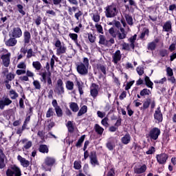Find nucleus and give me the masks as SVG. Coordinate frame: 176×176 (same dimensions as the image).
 I'll use <instances>...</instances> for the list:
<instances>
[{
	"label": "nucleus",
	"instance_id": "obj_1",
	"mask_svg": "<svg viewBox=\"0 0 176 176\" xmlns=\"http://www.w3.org/2000/svg\"><path fill=\"white\" fill-rule=\"evenodd\" d=\"M77 71L80 75H87L89 72V59L87 58H84L83 63L77 66Z\"/></svg>",
	"mask_w": 176,
	"mask_h": 176
},
{
	"label": "nucleus",
	"instance_id": "obj_2",
	"mask_svg": "<svg viewBox=\"0 0 176 176\" xmlns=\"http://www.w3.org/2000/svg\"><path fill=\"white\" fill-rule=\"evenodd\" d=\"M105 14L106 17L112 18L115 17L118 14V8H116V6L110 5L105 8Z\"/></svg>",
	"mask_w": 176,
	"mask_h": 176
},
{
	"label": "nucleus",
	"instance_id": "obj_3",
	"mask_svg": "<svg viewBox=\"0 0 176 176\" xmlns=\"http://www.w3.org/2000/svg\"><path fill=\"white\" fill-rule=\"evenodd\" d=\"M55 47H56V55L60 56V54H64L67 52V47L65 44H61L60 40H56L54 43Z\"/></svg>",
	"mask_w": 176,
	"mask_h": 176
},
{
	"label": "nucleus",
	"instance_id": "obj_4",
	"mask_svg": "<svg viewBox=\"0 0 176 176\" xmlns=\"http://www.w3.org/2000/svg\"><path fill=\"white\" fill-rule=\"evenodd\" d=\"M7 176H21V170L20 168L13 166L6 171Z\"/></svg>",
	"mask_w": 176,
	"mask_h": 176
},
{
	"label": "nucleus",
	"instance_id": "obj_5",
	"mask_svg": "<svg viewBox=\"0 0 176 176\" xmlns=\"http://www.w3.org/2000/svg\"><path fill=\"white\" fill-rule=\"evenodd\" d=\"M64 82H63V80L61 79H59L57 80L56 87L54 89L55 93L56 94H58V96H61L63 97V94H64Z\"/></svg>",
	"mask_w": 176,
	"mask_h": 176
},
{
	"label": "nucleus",
	"instance_id": "obj_6",
	"mask_svg": "<svg viewBox=\"0 0 176 176\" xmlns=\"http://www.w3.org/2000/svg\"><path fill=\"white\" fill-rule=\"evenodd\" d=\"M98 91H100V87L94 83H92L90 87V95L93 98H97L98 96Z\"/></svg>",
	"mask_w": 176,
	"mask_h": 176
},
{
	"label": "nucleus",
	"instance_id": "obj_7",
	"mask_svg": "<svg viewBox=\"0 0 176 176\" xmlns=\"http://www.w3.org/2000/svg\"><path fill=\"white\" fill-rule=\"evenodd\" d=\"M10 104H12V100L7 96H3V98L0 99V109H5V107H9Z\"/></svg>",
	"mask_w": 176,
	"mask_h": 176
},
{
	"label": "nucleus",
	"instance_id": "obj_8",
	"mask_svg": "<svg viewBox=\"0 0 176 176\" xmlns=\"http://www.w3.org/2000/svg\"><path fill=\"white\" fill-rule=\"evenodd\" d=\"M160 130L159 128H153L151 129L149 132V137L151 138V140H154L155 141L159 138V136L160 135Z\"/></svg>",
	"mask_w": 176,
	"mask_h": 176
},
{
	"label": "nucleus",
	"instance_id": "obj_9",
	"mask_svg": "<svg viewBox=\"0 0 176 176\" xmlns=\"http://www.w3.org/2000/svg\"><path fill=\"white\" fill-rule=\"evenodd\" d=\"M10 52H8L6 54H3L1 56V58L2 60V63L4 67H9L10 64Z\"/></svg>",
	"mask_w": 176,
	"mask_h": 176
},
{
	"label": "nucleus",
	"instance_id": "obj_10",
	"mask_svg": "<svg viewBox=\"0 0 176 176\" xmlns=\"http://www.w3.org/2000/svg\"><path fill=\"white\" fill-rule=\"evenodd\" d=\"M133 171L135 174H142L146 171V165H138L133 168Z\"/></svg>",
	"mask_w": 176,
	"mask_h": 176
},
{
	"label": "nucleus",
	"instance_id": "obj_11",
	"mask_svg": "<svg viewBox=\"0 0 176 176\" xmlns=\"http://www.w3.org/2000/svg\"><path fill=\"white\" fill-rule=\"evenodd\" d=\"M168 156L166 153H162L157 155V161L160 164H164L167 162Z\"/></svg>",
	"mask_w": 176,
	"mask_h": 176
},
{
	"label": "nucleus",
	"instance_id": "obj_12",
	"mask_svg": "<svg viewBox=\"0 0 176 176\" xmlns=\"http://www.w3.org/2000/svg\"><path fill=\"white\" fill-rule=\"evenodd\" d=\"M21 142L23 145V146L22 148L23 152H25V151H28V149H30V148H31V146H32V142L30 141L27 139H23L21 140Z\"/></svg>",
	"mask_w": 176,
	"mask_h": 176
},
{
	"label": "nucleus",
	"instance_id": "obj_13",
	"mask_svg": "<svg viewBox=\"0 0 176 176\" xmlns=\"http://www.w3.org/2000/svg\"><path fill=\"white\" fill-rule=\"evenodd\" d=\"M154 119L158 122V123H160V122H162L163 120V114L162 113V111H160V107H157V110H155L154 113Z\"/></svg>",
	"mask_w": 176,
	"mask_h": 176
},
{
	"label": "nucleus",
	"instance_id": "obj_14",
	"mask_svg": "<svg viewBox=\"0 0 176 176\" xmlns=\"http://www.w3.org/2000/svg\"><path fill=\"white\" fill-rule=\"evenodd\" d=\"M113 63L114 64H118L120 60H122V54H120V50H117L112 56Z\"/></svg>",
	"mask_w": 176,
	"mask_h": 176
},
{
	"label": "nucleus",
	"instance_id": "obj_15",
	"mask_svg": "<svg viewBox=\"0 0 176 176\" xmlns=\"http://www.w3.org/2000/svg\"><path fill=\"white\" fill-rule=\"evenodd\" d=\"M11 35L13 38H20L21 35H23V32H21V29H20V28H14L12 30Z\"/></svg>",
	"mask_w": 176,
	"mask_h": 176
},
{
	"label": "nucleus",
	"instance_id": "obj_16",
	"mask_svg": "<svg viewBox=\"0 0 176 176\" xmlns=\"http://www.w3.org/2000/svg\"><path fill=\"white\" fill-rule=\"evenodd\" d=\"M90 163L93 167H96V166H98L100 164L98 163V160H97V155H96V153H92L90 155Z\"/></svg>",
	"mask_w": 176,
	"mask_h": 176
},
{
	"label": "nucleus",
	"instance_id": "obj_17",
	"mask_svg": "<svg viewBox=\"0 0 176 176\" xmlns=\"http://www.w3.org/2000/svg\"><path fill=\"white\" fill-rule=\"evenodd\" d=\"M17 159L23 167H28V166H30V162L21 157V155H18Z\"/></svg>",
	"mask_w": 176,
	"mask_h": 176
},
{
	"label": "nucleus",
	"instance_id": "obj_18",
	"mask_svg": "<svg viewBox=\"0 0 176 176\" xmlns=\"http://www.w3.org/2000/svg\"><path fill=\"white\" fill-rule=\"evenodd\" d=\"M54 163H56V159L52 157H47L45 160L44 164H45V166H48L49 167H52Z\"/></svg>",
	"mask_w": 176,
	"mask_h": 176
},
{
	"label": "nucleus",
	"instance_id": "obj_19",
	"mask_svg": "<svg viewBox=\"0 0 176 176\" xmlns=\"http://www.w3.org/2000/svg\"><path fill=\"white\" fill-rule=\"evenodd\" d=\"M120 32L118 33V38L120 40L125 39V38L127 36V32L124 30V28H121L120 29Z\"/></svg>",
	"mask_w": 176,
	"mask_h": 176
},
{
	"label": "nucleus",
	"instance_id": "obj_20",
	"mask_svg": "<svg viewBox=\"0 0 176 176\" xmlns=\"http://www.w3.org/2000/svg\"><path fill=\"white\" fill-rule=\"evenodd\" d=\"M17 44V40L14 38H10L8 41H6V46L13 47L16 46Z\"/></svg>",
	"mask_w": 176,
	"mask_h": 176
},
{
	"label": "nucleus",
	"instance_id": "obj_21",
	"mask_svg": "<svg viewBox=\"0 0 176 176\" xmlns=\"http://www.w3.org/2000/svg\"><path fill=\"white\" fill-rule=\"evenodd\" d=\"M5 167V154L3 151L0 149V168H3Z\"/></svg>",
	"mask_w": 176,
	"mask_h": 176
},
{
	"label": "nucleus",
	"instance_id": "obj_22",
	"mask_svg": "<svg viewBox=\"0 0 176 176\" xmlns=\"http://www.w3.org/2000/svg\"><path fill=\"white\" fill-rule=\"evenodd\" d=\"M121 141L122 144H124V145H127V144H129L130 141H131V137L130 136V135L126 134L121 138Z\"/></svg>",
	"mask_w": 176,
	"mask_h": 176
},
{
	"label": "nucleus",
	"instance_id": "obj_23",
	"mask_svg": "<svg viewBox=\"0 0 176 176\" xmlns=\"http://www.w3.org/2000/svg\"><path fill=\"white\" fill-rule=\"evenodd\" d=\"M157 42H159V40L155 39L154 41L149 43L148 44V50H155V49H156Z\"/></svg>",
	"mask_w": 176,
	"mask_h": 176
},
{
	"label": "nucleus",
	"instance_id": "obj_24",
	"mask_svg": "<svg viewBox=\"0 0 176 176\" xmlns=\"http://www.w3.org/2000/svg\"><path fill=\"white\" fill-rule=\"evenodd\" d=\"M24 36V42L25 43H28L31 40V34L28 31H25L23 33Z\"/></svg>",
	"mask_w": 176,
	"mask_h": 176
},
{
	"label": "nucleus",
	"instance_id": "obj_25",
	"mask_svg": "<svg viewBox=\"0 0 176 176\" xmlns=\"http://www.w3.org/2000/svg\"><path fill=\"white\" fill-rule=\"evenodd\" d=\"M94 129L96 133L100 135H102V133H104V128H102L101 126H100L98 124H95Z\"/></svg>",
	"mask_w": 176,
	"mask_h": 176
},
{
	"label": "nucleus",
	"instance_id": "obj_26",
	"mask_svg": "<svg viewBox=\"0 0 176 176\" xmlns=\"http://www.w3.org/2000/svg\"><path fill=\"white\" fill-rule=\"evenodd\" d=\"M98 38L100 45H104V46H107V40L105 38V36L100 34Z\"/></svg>",
	"mask_w": 176,
	"mask_h": 176
},
{
	"label": "nucleus",
	"instance_id": "obj_27",
	"mask_svg": "<svg viewBox=\"0 0 176 176\" xmlns=\"http://www.w3.org/2000/svg\"><path fill=\"white\" fill-rule=\"evenodd\" d=\"M32 67H34L36 71H39L42 68V64H41L39 61H34L32 63Z\"/></svg>",
	"mask_w": 176,
	"mask_h": 176
},
{
	"label": "nucleus",
	"instance_id": "obj_28",
	"mask_svg": "<svg viewBox=\"0 0 176 176\" xmlns=\"http://www.w3.org/2000/svg\"><path fill=\"white\" fill-rule=\"evenodd\" d=\"M86 112H87V106L84 105L80 108V111H78V116H82V115H85Z\"/></svg>",
	"mask_w": 176,
	"mask_h": 176
},
{
	"label": "nucleus",
	"instance_id": "obj_29",
	"mask_svg": "<svg viewBox=\"0 0 176 176\" xmlns=\"http://www.w3.org/2000/svg\"><path fill=\"white\" fill-rule=\"evenodd\" d=\"M65 85H66V89L67 90H70V91L74 90V82L68 80L66 82Z\"/></svg>",
	"mask_w": 176,
	"mask_h": 176
},
{
	"label": "nucleus",
	"instance_id": "obj_30",
	"mask_svg": "<svg viewBox=\"0 0 176 176\" xmlns=\"http://www.w3.org/2000/svg\"><path fill=\"white\" fill-rule=\"evenodd\" d=\"M70 109H72L73 112H78V111H79V106L75 102H72L70 104Z\"/></svg>",
	"mask_w": 176,
	"mask_h": 176
},
{
	"label": "nucleus",
	"instance_id": "obj_31",
	"mask_svg": "<svg viewBox=\"0 0 176 176\" xmlns=\"http://www.w3.org/2000/svg\"><path fill=\"white\" fill-rule=\"evenodd\" d=\"M67 127L69 133H74V130H75V127L74 126V124L72 123V122L68 121L67 124Z\"/></svg>",
	"mask_w": 176,
	"mask_h": 176
},
{
	"label": "nucleus",
	"instance_id": "obj_32",
	"mask_svg": "<svg viewBox=\"0 0 176 176\" xmlns=\"http://www.w3.org/2000/svg\"><path fill=\"white\" fill-rule=\"evenodd\" d=\"M144 80L146 82V85L147 87H150L151 89L153 88V82H152V81H151V79H149V77L146 76L144 78Z\"/></svg>",
	"mask_w": 176,
	"mask_h": 176
},
{
	"label": "nucleus",
	"instance_id": "obj_33",
	"mask_svg": "<svg viewBox=\"0 0 176 176\" xmlns=\"http://www.w3.org/2000/svg\"><path fill=\"white\" fill-rule=\"evenodd\" d=\"M39 151L42 153H47V152H49V148H47V146L42 144L39 147Z\"/></svg>",
	"mask_w": 176,
	"mask_h": 176
},
{
	"label": "nucleus",
	"instance_id": "obj_34",
	"mask_svg": "<svg viewBox=\"0 0 176 176\" xmlns=\"http://www.w3.org/2000/svg\"><path fill=\"white\" fill-rule=\"evenodd\" d=\"M137 39V34H135L133 37H131L129 41L131 43L130 46L132 49H134V43L135 42V40Z\"/></svg>",
	"mask_w": 176,
	"mask_h": 176
},
{
	"label": "nucleus",
	"instance_id": "obj_35",
	"mask_svg": "<svg viewBox=\"0 0 176 176\" xmlns=\"http://www.w3.org/2000/svg\"><path fill=\"white\" fill-rule=\"evenodd\" d=\"M10 96L12 100H16L19 97V94L13 89L10 91Z\"/></svg>",
	"mask_w": 176,
	"mask_h": 176
},
{
	"label": "nucleus",
	"instance_id": "obj_36",
	"mask_svg": "<svg viewBox=\"0 0 176 176\" xmlns=\"http://www.w3.org/2000/svg\"><path fill=\"white\" fill-rule=\"evenodd\" d=\"M145 36H149V30L145 28L143 30L141 35H140V38L141 39H144V38H145Z\"/></svg>",
	"mask_w": 176,
	"mask_h": 176
},
{
	"label": "nucleus",
	"instance_id": "obj_37",
	"mask_svg": "<svg viewBox=\"0 0 176 176\" xmlns=\"http://www.w3.org/2000/svg\"><path fill=\"white\" fill-rule=\"evenodd\" d=\"M95 27L96 28V31L99 33V34H104V29L102 28V26L98 23H96L95 25Z\"/></svg>",
	"mask_w": 176,
	"mask_h": 176
},
{
	"label": "nucleus",
	"instance_id": "obj_38",
	"mask_svg": "<svg viewBox=\"0 0 176 176\" xmlns=\"http://www.w3.org/2000/svg\"><path fill=\"white\" fill-rule=\"evenodd\" d=\"M164 31H166L168 32L169 31L171 30V23L170 22H166L164 25Z\"/></svg>",
	"mask_w": 176,
	"mask_h": 176
},
{
	"label": "nucleus",
	"instance_id": "obj_39",
	"mask_svg": "<svg viewBox=\"0 0 176 176\" xmlns=\"http://www.w3.org/2000/svg\"><path fill=\"white\" fill-rule=\"evenodd\" d=\"M69 38L72 39L76 43H78V35L75 33H70L69 34Z\"/></svg>",
	"mask_w": 176,
	"mask_h": 176
},
{
	"label": "nucleus",
	"instance_id": "obj_40",
	"mask_svg": "<svg viewBox=\"0 0 176 176\" xmlns=\"http://www.w3.org/2000/svg\"><path fill=\"white\" fill-rule=\"evenodd\" d=\"M56 116H58V118H60V116H63V110L59 107L55 108Z\"/></svg>",
	"mask_w": 176,
	"mask_h": 176
},
{
	"label": "nucleus",
	"instance_id": "obj_41",
	"mask_svg": "<svg viewBox=\"0 0 176 176\" xmlns=\"http://www.w3.org/2000/svg\"><path fill=\"white\" fill-rule=\"evenodd\" d=\"M125 19L129 25H133V17H131L130 15H126Z\"/></svg>",
	"mask_w": 176,
	"mask_h": 176
},
{
	"label": "nucleus",
	"instance_id": "obj_42",
	"mask_svg": "<svg viewBox=\"0 0 176 176\" xmlns=\"http://www.w3.org/2000/svg\"><path fill=\"white\" fill-rule=\"evenodd\" d=\"M107 146L109 151H113V148H115V143H113V142H108Z\"/></svg>",
	"mask_w": 176,
	"mask_h": 176
},
{
	"label": "nucleus",
	"instance_id": "obj_43",
	"mask_svg": "<svg viewBox=\"0 0 176 176\" xmlns=\"http://www.w3.org/2000/svg\"><path fill=\"white\" fill-rule=\"evenodd\" d=\"M166 75L167 76H174V72H173V69H171V67H166Z\"/></svg>",
	"mask_w": 176,
	"mask_h": 176
},
{
	"label": "nucleus",
	"instance_id": "obj_44",
	"mask_svg": "<svg viewBox=\"0 0 176 176\" xmlns=\"http://www.w3.org/2000/svg\"><path fill=\"white\" fill-rule=\"evenodd\" d=\"M151 94V91L148 89H144L140 91V96H149Z\"/></svg>",
	"mask_w": 176,
	"mask_h": 176
},
{
	"label": "nucleus",
	"instance_id": "obj_45",
	"mask_svg": "<svg viewBox=\"0 0 176 176\" xmlns=\"http://www.w3.org/2000/svg\"><path fill=\"white\" fill-rule=\"evenodd\" d=\"M17 68H19V69H25L27 65L24 62H21L17 65Z\"/></svg>",
	"mask_w": 176,
	"mask_h": 176
},
{
	"label": "nucleus",
	"instance_id": "obj_46",
	"mask_svg": "<svg viewBox=\"0 0 176 176\" xmlns=\"http://www.w3.org/2000/svg\"><path fill=\"white\" fill-rule=\"evenodd\" d=\"M54 115V111H53L52 108H50L46 113V118H51V116H53Z\"/></svg>",
	"mask_w": 176,
	"mask_h": 176
},
{
	"label": "nucleus",
	"instance_id": "obj_47",
	"mask_svg": "<svg viewBox=\"0 0 176 176\" xmlns=\"http://www.w3.org/2000/svg\"><path fill=\"white\" fill-rule=\"evenodd\" d=\"M85 135H83L80 137V138L78 140V142L76 143V146H80L83 143V141H85Z\"/></svg>",
	"mask_w": 176,
	"mask_h": 176
},
{
	"label": "nucleus",
	"instance_id": "obj_48",
	"mask_svg": "<svg viewBox=\"0 0 176 176\" xmlns=\"http://www.w3.org/2000/svg\"><path fill=\"white\" fill-rule=\"evenodd\" d=\"M108 120L109 119L107 117L102 119L101 121V124H102V126H104V127H108V126H109V124H108Z\"/></svg>",
	"mask_w": 176,
	"mask_h": 176
},
{
	"label": "nucleus",
	"instance_id": "obj_49",
	"mask_svg": "<svg viewBox=\"0 0 176 176\" xmlns=\"http://www.w3.org/2000/svg\"><path fill=\"white\" fill-rule=\"evenodd\" d=\"M74 166L76 170H80L82 168V165L80 164V162L75 161L74 163Z\"/></svg>",
	"mask_w": 176,
	"mask_h": 176
},
{
	"label": "nucleus",
	"instance_id": "obj_50",
	"mask_svg": "<svg viewBox=\"0 0 176 176\" xmlns=\"http://www.w3.org/2000/svg\"><path fill=\"white\" fill-rule=\"evenodd\" d=\"M41 76L43 78V80H41L42 82H46V78H47V75L49 76V73L44 72L43 73L40 74Z\"/></svg>",
	"mask_w": 176,
	"mask_h": 176
},
{
	"label": "nucleus",
	"instance_id": "obj_51",
	"mask_svg": "<svg viewBox=\"0 0 176 176\" xmlns=\"http://www.w3.org/2000/svg\"><path fill=\"white\" fill-rule=\"evenodd\" d=\"M92 19L95 23H98L100 21V15L98 14H94Z\"/></svg>",
	"mask_w": 176,
	"mask_h": 176
},
{
	"label": "nucleus",
	"instance_id": "obj_52",
	"mask_svg": "<svg viewBox=\"0 0 176 176\" xmlns=\"http://www.w3.org/2000/svg\"><path fill=\"white\" fill-rule=\"evenodd\" d=\"M34 56V51H32V49H29L27 51V58H31Z\"/></svg>",
	"mask_w": 176,
	"mask_h": 176
},
{
	"label": "nucleus",
	"instance_id": "obj_53",
	"mask_svg": "<svg viewBox=\"0 0 176 176\" xmlns=\"http://www.w3.org/2000/svg\"><path fill=\"white\" fill-rule=\"evenodd\" d=\"M33 85H34L35 89H36L37 90H40L41 89V83L39 82V81L34 80L33 82Z\"/></svg>",
	"mask_w": 176,
	"mask_h": 176
},
{
	"label": "nucleus",
	"instance_id": "obj_54",
	"mask_svg": "<svg viewBox=\"0 0 176 176\" xmlns=\"http://www.w3.org/2000/svg\"><path fill=\"white\" fill-rule=\"evenodd\" d=\"M166 80H167V78H166V77H164L161 80H155L154 83H157V84H160V85H163V83H164V82H166Z\"/></svg>",
	"mask_w": 176,
	"mask_h": 176
},
{
	"label": "nucleus",
	"instance_id": "obj_55",
	"mask_svg": "<svg viewBox=\"0 0 176 176\" xmlns=\"http://www.w3.org/2000/svg\"><path fill=\"white\" fill-rule=\"evenodd\" d=\"M88 39L91 43H94L96 42V36H93L91 34L88 35Z\"/></svg>",
	"mask_w": 176,
	"mask_h": 176
},
{
	"label": "nucleus",
	"instance_id": "obj_56",
	"mask_svg": "<svg viewBox=\"0 0 176 176\" xmlns=\"http://www.w3.org/2000/svg\"><path fill=\"white\" fill-rule=\"evenodd\" d=\"M155 147L153 146H151L148 148V151H147L146 152V155H153V153H155Z\"/></svg>",
	"mask_w": 176,
	"mask_h": 176
},
{
	"label": "nucleus",
	"instance_id": "obj_57",
	"mask_svg": "<svg viewBox=\"0 0 176 176\" xmlns=\"http://www.w3.org/2000/svg\"><path fill=\"white\" fill-rule=\"evenodd\" d=\"M30 120H31V117L30 116H28L26 118V119L25 120V122L23 123V129H25V127H27V124H28V123H30Z\"/></svg>",
	"mask_w": 176,
	"mask_h": 176
},
{
	"label": "nucleus",
	"instance_id": "obj_58",
	"mask_svg": "<svg viewBox=\"0 0 176 176\" xmlns=\"http://www.w3.org/2000/svg\"><path fill=\"white\" fill-rule=\"evenodd\" d=\"M115 43V38H111L109 41L107 40V45L106 46H112Z\"/></svg>",
	"mask_w": 176,
	"mask_h": 176
},
{
	"label": "nucleus",
	"instance_id": "obj_59",
	"mask_svg": "<svg viewBox=\"0 0 176 176\" xmlns=\"http://www.w3.org/2000/svg\"><path fill=\"white\" fill-rule=\"evenodd\" d=\"M151 104V101L147 100L143 103V108L144 109H146L147 108H149V105Z\"/></svg>",
	"mask_w": 176,
	"mask_h": 176
},
{
	"label": "nucleus",
	"instance_id": "obj_60",
	"mask_svg": "<svg viewBox=\"0 0 176 176\" xmlns=\"http://www.w3.org/2000/svg\"><path fill=\"white\" fill-rule=\"evenodd\" d=\"M136 71H137L138 75H140V76L144 75V68L138 67H137Z\"/></svg>",
	"mask_w": 176,
	"mask_h": 176
},
{
	"label": "nucleus",
	"instance_id": "obj_61",
	"mask_svg": "<svg viewBox=\"0 0 176 176\" xmlns=\"http://www.w3.org/2000/svg\"><path fill=\"white\" fill-rule=\"evenodd\" d=\"M6 79L8 80H13L14 79V74L10 73L6 76Z\"/></svg>",
	"mask_w": 176,
	"mask_h": 176
},
{
	"label": "nucleus",
	"instance_id": "obj_62",
	"mask_svg": "<svg viewBox=\"0 0 176 176\" xmlns=\"http://www.w3.org/2000/svg\"><path fill=\"white\" fill-rule=\"evenodd\" d=\"M97 115H98V118H100L101 119H102V118H104L106 113H105V112L98 111Z\"/></svg>",
	"mask_w": 176,
	"mask_h": 176
},
{
	"label": "nucleus",
	"instance_id": "obj_63",
	"mask_svg": "<svg viewBox=\"0 0 176 176\" xmlns=\"http://www.w3.org/2000/svg\"><path fill=\"white\" fill-rule=\"evenodd\" d=\"M126 2H129L131 6H135V1L134 0H124V3H126Z\"/></svg>",
	"mask_w": 176,
	"mask_h": 176
},
{
	"label": "nucleus",
	"instance_id": "obj_64",
	"mask_svg": "<svg viewBox=\"0 0 176 176\" xmlns=\"http://www.w3.org/2000/svg\"><path fill=\"white\" fill-rule=\"evenodd\" d=\"M16 75H24L26 74L25 69H17L16 72Z\"/></svg>",
	"mask_w": 176,
	"mask_h": 176
}]
</instances>
